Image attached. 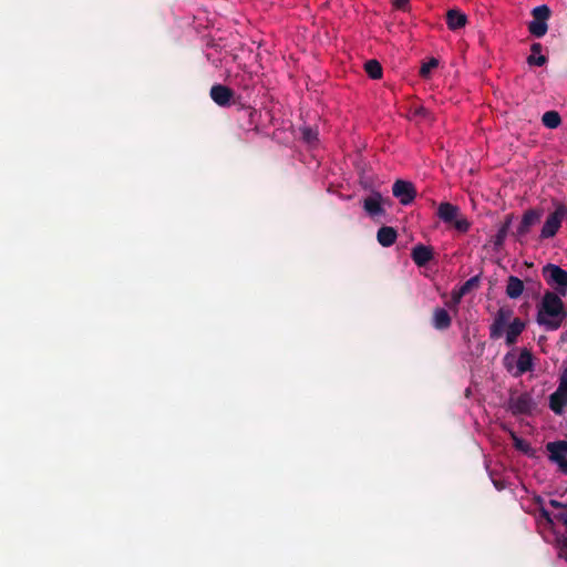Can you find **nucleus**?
I'll use <instances>...</instances> for the list:
<instances>
[{"mask_svg": "<svg viewBox=\"0 0 567 567\" xmlns=\"http://www.w3.org/2000/svg\"><path fill=\"white\" fill-rule=\"evenodd\" d=\"M565 318L566 311L561 298L551 291H547L538 305L537 322L548 329H557Z\"/></svg>", "mask_w": 567, "mask_h": 567, "instance_id": "f257e3e1", "label": "nucleus"}, {"mask_svg": "<svg viewBox=\"0 0 567 567\" xmlns=\"http://www.w3.org/2000/svg\"><path fill=\"white\" fill-rule=\"evenodd\" d=\"M437 216L444 223L452 224L460 233H466L470 229V221L460 214L457 206L444 202L437 207Z\"/></svg>", "mask_w": 567, "mask_h": 567, "instance_id": "f03ea898", "label": "nucleus"}, {"mask_svg": "<svg viewBox=\"0 0 567 567\" xmlns=\"http://www.w3.org/2000/svg\"><path fill=\"white\" fill-rule=\"evenodd\" d=\"M565 219H567V207L564 204H557L555 210L547 216L542 227L540 237H554Z\"/></svg>", "mask_w": 567, "mask_h": 567, "instance_id": "7ed1b4c3", "label": "nucleus"}, {"mask_svg": "<svg viewBox=\"0 0 567 567\" xmlns=\"http://www.w3.org/2000/svg\"><path fill=\"white\" fill-rule=\"evenodd\" d=\"M533 20L528 24L529 32L535 37H543L548 30L547 20L550 16V10L547 6H539L532 11Z\"/></svg>", "mask_w": 567, "mask_h": 567, "instance_id": "20e7f679", "label": "nucleus"}, {"mask_svg": "<svg viewBox=\"0 0 567 567\" xmlns=\"http://www.w3.org/2000/svg\"><path fill=\"white\" fill-rule=\"evenodd\" d=\"M543 272L549 285L554 286L560 296L567 292V271L559 266L549 264L544 267Z\"/></svg>", "mask_w": 567, "mask_h": 567, "instance_id": "39448f33", "label": "nucleus"}, {"mask_svg": "<svg viewBox=\"0 0 567 567\" xmlns=\"http://www.w3.org/2000/svg\"><path fill=\"white\" fill-rule=\"evenodd\" d=\"M392 194L402 205H410L416 197V189L411 182L398 179L392 186Z\"/></svg>", "mask_w": 567, "mask_h": 567, "instance_id": "423d86ee", "label": "nucleus"}, {"mask_svg": "<svg viewBox=\"0 0 567 567\" xmlns=\"http://www.w3.org/2000/svg\"><path fill=\"white\" fill-rule=\"evenodd\" d=\"M513 319V312L511 309L501 308L497 311L494 323L491 327V336L493 338L502 337Z\"/></svg>", "mask_w": 567, "mask_h": 567, "instance_id": "0eeeda50", "label": "nucleus"}, {"mask_svg": "<svg viewBox=\"0 0 567 567\" xmlns=\"http://www.w3.org/2000/svg\"><path fill=\"white\" fill-rule=\"evenodd\" d=\"M383 203L384 198L381 193L371 192V194L363 199V208L370 216H380L384 214Z\"/></svg>", "mask_w": 567, "mask_h": 567, "instance_id": "6e6552de", "label": "nucleus"}, {"mask_svg": "<svg viewBox=\"0 0 567 567\" xmlns=\"http://www.w3.org/2000/svg\"><path fill=\"white\" fill-rule=\"evenodd\" d=\"M567 404V370L565 371L558 390L550 396V408L556 413H561Z\"/></svg>", "mask_w": 567, "mask_h": 567, "instance_id": "1a4fd4ad", "label": "nucleus"}, {"mask_svg": "<svg viewBox=\"0 0 567 567\" xmlns=\"http://www.w3.org/2000/svg\"><path fill=\"white\" fill-rule=\"evenodd\" d=\"M550 460L556 462L563 471L567 470V442H555L547 445Z\"/></svg>", "mask_w": 567, "mask_h": 567, "instance_id": "9d476101", "label": "nucleus"}, {"mask_svg": "<svg viewBox=\"0 0 567 567\" xmlns=\"http://www.w3.org/2000/svg\"><path fill=\"white\" fill-rule=\"evenodd\" d=\"M468 23L467 16L458 9H449L446 11V25L451 31L464 29Z\"/></svg>", "mask_w": 567, "mask_h": 567, "instance_id": "9b49d317", "label": "nucleus"}, {"mask_svg": "<svg viewBox=\"0 0 567 567\" xmlns=\"http://www.w3.org/2000/svg\"><path fill=\"white\" fill-rule=\"evenodd\" d=\"M233 96L234 92L228 86L218 84L210 89V97L220 106L228 105Z\"/></svg>", "mask_w": 567, "mask_h": 567, "instance_id": "f8f14e48", "label": "nucleus"}, {"mask_svg": "<svg viewBox=\"0 0 567 567\" xmlns=\"http://www.w3.org/2000/svg\"><path fill=\"white\" fill-rule=\"evenodd\" d=\"M440 61L437 58L430 56L424 59L419 69V76L424 81H430L432 79L433 72L439 68Z\"/></svg>", "mask_w": 567, "mask_h": 567, "instance_id": "ddd939ff", "label": "nucleus"}, {"mask_svg": "<svg viewBox=\"0 0 567 567\" xmlns=\"http://www.w3.org/2000/svg\"><path fill=\"white\" fill-rule=\"evenodd\" d=\"M540 215H542L540 212L535 210V209H529V210L525 212V214L523 215V218H522V223L518 227V234L519 235L527 234L529 231V228L539 220Z\"/></svg>", "mask_w": 567, "mask_h": 567, "instance_id": "4468645a", "label": "nucleus"}, {"mask_svg": "<svg viewBox=\"0 0 567 567\" xmlns=\"http://www.w3.org/2000/svg\"><path fill=\"white\" fill-rule=\"evenodd\" d=\"M433 257L432 248L423 245L415 246L412 250V258L419 266H423L429 262Z\"/></svg>", "mask_w": 567, "mask_h": 567, "instance_id": "2eb2a0df", "label": "nucleus"}, {"mask_svg": "<svg viewBox=\"0 0 567 567\" xmlns=\"http://www.w3.org/2000/svg\"><path fill=\"white\" fill-rule=\"evenodd\" d=\"M525 328V323L518 319V318H514L507 329L505 330V333H506V342L508 344H512L515 342L516 338L520 334V332L524 330Z\"/></svg>", "mask_w": 567, "mask_h": 567, "instance_id": "dca6fc26", "label": "nucleus"}, {"mask_svg": "<svg viewBox=\"0 0 567 567\" xmlns=\"http://www.w3.org/2000/svg\"><path fill=\"white\" fill-rule=\"evenodd\" d=\"M363 70L371 80H381L383 78V68L375 59L365 61Z\"/></svg>", "mask_w": 567, "mask_h": 567, "instance_id": "f3484780", "label": "nucleus"}, {"mask_svg": "<svg viewBox=\"0 0 567 567\" xmlns=\"http://www.w3.org/2000/svg\"><path fill=\"white\" fill-rule=\"evenodd\" d=\"M377 237H378V241L382 246L388 247V246H391L396 240L398 234L394 228L389 227V226H383L378 230Z\"/></svg>", "mask_w": 567, "mask_h": 567, "instance_id": "a211bd4d", "label": "nucleus"}, {"mask_svg": "<svg viewBox=\"0 0 567 567\" xmlns=\"http://www.w3.org/2000/svg\"><path fill=\"white\" fill-rule=\"evenodd\" d=\"M524 291V284L517 277H509L506 286V293L509 298H518Z\"/></svg>", "mask_w": 567, "mask_h": 567, "instance_id": "6ab92c4d", "label": "nucleus"}, {"mask_svg": "<svg viewBox=\"0 0 567 567\" xmlns=\"http://www.w3.org/2000/svg\"><path fill=\"white\" fill-rule=\"evenodd\" d=\"M530 54L527 58V63L529 65H538L542 66L546 63V56L542 54V45L539 43H534L530 48Z\"/></svg>", "mask_w": 567, "mask_h": 567, "instance_id": "aec40b11", "label": "nucleus"}, {"mask_svg": "<svg viewBox=\"0 0 567 567\" xmlns=\"http://www.w3.org/2000/svg\"><path fill=\"white\" fill-rule=\"evenodd\" d=\"M434 324L437 329L447 328L451 323V318L445 309L439 308L433 315Z\"/></svg>", "mask_w": 567, "mask_h": 567, "instance_id": "412c9836", "label": "nucleus"}, {"mask_svg": "<svg viewBox=\"0 0 567 567\" xmlns=\"http://www.w3.org/2000/svg\"><path fill=\"white\" fill-rule=\"evenodd\" d=\"M532 367V355L528 351L523 350L517 359V373H524Z\"/></svg>", "mask_w": 567, "mask_h": 567, "instance_id": "4be33fe9", "label": "nucleus"}, {"mask_svg": "<svg viewBox=\"0 0 567 567\" xmlns=\"http://www.w3.org/2000/svg\"><path fill=\"white\" fill-rule=\"evenodd\" d=\"M543 124L548 128H556L560 124V116L555 111L546 112L542 117Z\"/></svg>", "mask_w": 567, "mask_h": 567, "instance_id": "5701e85b", "label": "nucleus"}, {"mask_svg": "<svg viewBox=\"0 0 567 567\" xmlns=\"http://www.w3.org/2000/svg\"><path fill=\"white\" fill-rule=\"evenodd\" d=\"M301 134H302V140L307 144H309L311 146L317 145L319 137H318V132L316 130L305 126L301 128Z\"/></svg>", "mask_w": 567, "mask_h": 567, "instance_id": "b1692460", "label": "nucleus"}, {"mask_svg": "<svg viewBox=\"0 0 567 567\" xmlns=\"http://www.w3.org/2000/svg\"><path fill=\"white\" fill-rule=\"evenodd\" d=\"M509 225H511V219H508L502 227L501 229L498 230L497 235L495 236V240H494V244L497 248L502 247L503 244H504V240L506 238V235H507V231H508V228H509Z\"/></svg>", "mask_w": 567, "mask_h": 567, "instance_id": "393cba45", "label": "nucleus"}, {"mask_svg": "<svg viewBox=\"0 0 567 567\" xmlns=\"http://www.w3.org/2000/svg\"><path fill=\"white\" fill-rule=\"evenodd\" d=\"M511 436H512V439L514 441V445L517 450H519L526 454L530 453V447L527 442H525L524 440L516 436L515 433H513V432H511Z\"/></svg>", "mask_w": 567, "mask_h": 567, "instance_id": "a878e982", "label": "nucleus"}, {"mask_svg": "<svg viewBox=\"0 0 567 567\" xmlns=\"http://www.w3.org/2000/svg\"><path fill=\"white\" fill-rule=\"evenodd\" d=\"M411 0H391V4L395 10L408 11Z\"/></svg>", "mask_w": 567, "mask_h": 567, "instance_id": "bb28decb", "label": "nucleus"}, {"mask_svg": "<svg viewBox=\"0 0 567 567\" xmlns=\"http://www.w3.org/2000/svg\"><path fill=\"white\" fill-rule=\"evenodd\" d=\"M480 279L478 277H473L470 280H467L462 287V292L467 293L472 288H475L478 286Z\"/></svg>", "mask_w": 567, "mask_h": 567, "instance_id": "cd10ccee", "label": "nucleus"}, {"mask_svg": "<svg viewBox=\"0 0 567 567\" xmlns=\"http://www.w3.org/2000/svg\"><path fill=\"white\" fill-rule=\"evenodd\" d=\"M464 295H465V292H462V289H460V290H457V291L453 292V295H452V299H453V301H454L455 303H458V302H460V300H461V298H462Z\"/></svg>", "mask_w": 567, "mask_h": 567, "instance_id": "c85d7f7f", "label": "nucleus"}, {"mask_svg": "<svg viewBox=\"0 0 567 567\" xmlns=\"http://www.w3.org/2000/svg\"><path fill=\"white\" fill-rule=\"evenodd\" d=\"M513 361H514V355L513 354H507L506 358H505V362H506V365H507L508 370L513 369V367H512Z\"/></svg>", "mask_w": 567, "mask_h": 567, "instance_id": "c756f323", "label": "nucleus"}, {"mask_svg": "<svg viewBox=\"0 0 567 567\" xmlns=\"http://www.w3.org/2000/svg\"><path fill=\"white\" fill-rule=\"evenodd\" d=\"M561 553L567 558V539H565L561 544Z\"/></svg>", "mask_w": 567, "mask_h": 567, "instance_id": "7c9ffc66", "label": "nucleus"}, {"mask_svg": "<svg viewBox=\"0 0 567 567\" xmlns=\"http://www.w3.org/2000/svg\"><path fill=\"white\" fill-rule=\"evenodd\" d=\"M558 518L567 525V512L558 515Z\"/></svg>", "mask_w": 567, "mask_h": 567, "instance_id": "2f4dec72", "label": "nucleus"}, {"mask_svg": "<svg viewBox=\"0 0 567 567\" xmlns=\"http://www.w3.org/2000/svg\"><path fill=\"white\" fill-rule=\"evenodd\" d=\"M551 504H553L554 506H559V504H558L556 501H551Z\"/></svg>", "mask_w": 567, "mask_h": 567, "instance_id": "473e14b6", "label": "nucleus"}]
</instances>
